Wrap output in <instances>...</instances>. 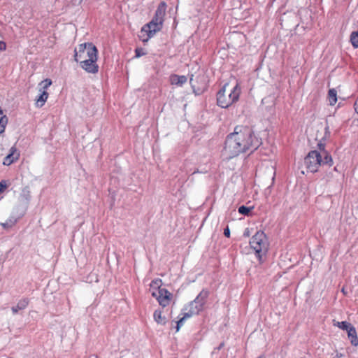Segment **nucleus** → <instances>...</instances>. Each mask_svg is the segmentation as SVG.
<instances>
[{
  "label": "nucleus",
  "instance_id": "4c0bfd02",
  "mask_svg": "<svg viewBox=\"0 0 358 358\" xmlns=\"http://www.w3.org/2000/svg\"><path fill=\"white\" fill-rule=\"evenodd\" d=\"M245 235L249 236L248 233H245Z\"/></svg>",
  "mask_w": 358,
  "mask_h": 358
},
{
  "label": "nucleus",
  "instance_id": "dca6fc26",
  "mask_svg": "<svg viewBox=\"0 0 358 358\" xmlns=\"http://www.w3.org/2000/svg\"><path fill=\"white\" fill-rule=\"evenodd\" d=\"M328 99L331 106H334L337 101V92L335 89H330L328 92Z\"/></svg>",
  "mask_w": 358,
  "mask_h": 358
},
{
  "label": "nucleus",
  "instance_id": "c756f323",
  "mask_svg": "<svg viewBox=\"0 0 358 358\" xmlns=\"http://www.w3.org/2000/svg\"><path fill=\"white\" fill-rule=\"evenodd\" d=\"M324 129H325V136L323 138H326L327 136L329 137L330 136L329 126H327Z\"/></svg>",
  "mask_w": 358,
  "mask_h": 358
},
{
  "label": "nucleus",
  "instance_id": "f03ea898",
  "mask_svg": "<svg viewBox=\"0 0 358 358\" xmlns=\"http://www.w3.org/2000/svg\"><path fill=\"white\" fill-rule=\"evenodd\" d=\"M74 59L80 63V67L89 73L99 71L98 50L92 43H84L74 50Z\"/></svg>",
  "mask_w": 358,
  "mask_h": 358
},
{
  "label": "nucleus",
  "instance_id": "a211bd4d",
  "mask_svg": "<svg viewBox=\"0 0 358 358\" xmlns=\"http://www.w3.org/2000/svg\"><path fill=\"white\" fill-rule=\"evenodd\" d=\"M350 42L354 48H358V31L352 32L350 35Z\"/></svg>",
  "mask_w": 358,
  "mask_h": 358
},
{
  "label": "nucleus",
  "instance_id": "c85d7f7f",
  "mask_svg": "<svg viewBox=\"0 0 358 358\" xmlns=\"http://www.w3.org/2000/svg\"><path fill=\"white\" fill-rule=\"evenodd\" d=\"M224 235L226 237L229 238V236H230V230H229V227H227L224 229Z\"/></svg>",
  "mask_w": 358,
  "mask_h": 358
},
{
  "label": "nucleus",
  "instance_id": "c9c22d12",
  "mask_svg": "<svg viewBox=\"0 0 358 358\" xmlns=\"http://www.w3.org/2000/svg\"><path fill=\"white\" fill-rule=\"evenodd\" d=\"M222 345H223V344H221V345L219 346L218 349H220V348H222Z\"/></svg>",
  "mask_w": 358,
  "mask_h": 358
},
{
  "label": "nucleus",
  "instance_id": "cd10ccee",
  "mask_svg": "<svg viewBox=\"0 0 358 358\" xmlns=\"http://www.w3.org/2000/svg\"><path fill=\"white\" fill-rule=\"evenodd\" d=\"M6 44L5 42L0 41V51L6 50Z\"/></svg>",
  "mask_w": 358,
  "mask_h": 358
},
{
  "label": "nucleus",
  "instance_id": "e433bc0d",
  "mask_svg": "<svg viewBox=\"0 0 358 358\" xmlns=\"http://www.w3.org/2000/svg\"><path fill=\"white\" fill-rule=\"evenodd\" d=\"M341 292H343V291H344V287H342V289H341Z\"/></svg>",
  "mask_w": 358,
  "mask_h": 358
},
{
  "label": "nucleus",
  "instance_id": "7c9ffc66",
  "mask_svg": "<svg viewBox=\"0 0 358 358\" xmlns=\"http://www.w3.org/2000/svg\"><path fill=\"white\" fill-rule=\"evenodd\" d=\"M187 82V78L184 76H180V85Z\"/></svg>",
  "mask_w": 358,
  "mask_h": 358
},
{
  "label": "nucleus",
  "instance_id": "2f4dec72",
  "mask_svg": "<svg viewBox=\"0 0 358 358\" xmlns=\"http://www.w3.org/2000/svg\"><path fill=\"white\" fill-rule=\"evenodd\" d=\"M354 106H355V111L357 112V113L358 114V96H357V99L354 104Z\"/></svg>",
  "mask_w": 358,
  "mask_h": 358
},
{
  "label": "nucleus",
  "instance_id": "0eeeda50",
  "mask_svg": "<svg viewBox=\"0 0 358 358\" xmlns=\"http://www.w3.org/2000/svg\"><path fill=\"white\" fill-rule=\"evenodd\" d=\"M162 27L163 25L161 23L152 19L150 22L142 27L138 35L139 39L143 43H147L157 32L161 31Z\"/></svg>",
  "mask_w": 358,
  "mask_h": 358
},
{
  "label": "nucleus",
  "instance_id": "ddd939ff",
  "mask_svg": "<svg viewBox=\"0 0 358 358\" xmlns=\"http://www.w3.org/2000/svg\"><path fill=\"white\" fill-rule=\"evenodd\" d=\"M8 122V118L7 115L4 114L3 110L0 107V135L4 134Z\"/></svg>",
  "mask_w": 358,
  "mask_h": 358
},
{
  "label": "nucleus",
  "instance_id": "6e6552de",
  "mask_svg": "<svg viewBox=\"0 0 358 358\" xmlns=\"http://www.w3.org/2000/svg\"><path fill=\"white\" fill-rule=\"evenodd\" d=\"M189 82L193 92L196 95L201 94L208 88V79L204 73L199 74L194 78V76L192 75Z\"/></svg>",
  "mask_w": 358,
  "mask_h": 358
},
{
  "label": "nucleus",
  "instance_id": "39448f33",
  "mask_svg": "<svg viewBox=\"0 0 358 358\" xmlns=\"http://www.w3.org/2000/svg\"><path fill=\"white\" fill-rule=\"evenodd\" d=\"M250 245L261 261L262 256L266 254L268 248V242L266 234L262 231H257L252 237Z\"/></svg>",
  "mask_w": 358,
  "mask_h": 358
},
{
  "label": "nucleus",
  "instance_id": "f3484780",
  "mask_svg": "<svg viewBox=\"0 0 358 358\" xmlns=\"http://www.w3.org/2000/svg\"><path fill=\"white\" fill-rule=\"evenodd\" d=\"M153 317H154V319L158 323V324H165V321H164V317H162V311L161 310H155V313H154V315H153Z\"/></svg>",
  "mask_w": 358,
  "mask_h": 358
},
{
  "label": "nucleus",
  "instance_id": "a878e982",
  "mask_svg": "<svg viewBox=\"0 0 358 358\" xmlns=\"http://www.w3.org/2000/svg\"><path fill=\"white\" fill-rule=\"evenodd\" d=\"M14 222H12V221H9V222H6L4 223H1V226L4 228V229H8V228H10L12 227L13 225H14Z\"/></svg>",
  "mask_w": 358,
  "mask_h": 358
},
{
  "label": "nucleus",
  "instance_id": "6ab92c4d",
  "mask_svg": "<svg viewBox=\"0 0 358 358\" xmlns=\"http://www.w3.org/2000/svg\"><path fill=\"white\" fill-rule=\"evenodd\" d=\"M334 325L337 326L338 327L343 330H345L346 331L347 329H350V328L352 327V325L350 323L346 321L337 322L336 323L334 324Z\"/></svg>",
  "mask_w": 358,
  "mask_h": 358
},
{
  "label": "nucleus",
  "instance_id": "393cba45",
  "mask_svg": "<svg viewBox=\"0 0 358 358\" xmlns=\"http://www.w3.org/2000/svg\"><path fill=\"white\" fill-rule=\"evenodd\" d=\"M171 329L174 330V334L179 331V320L172 322Z\"/></svg>",
  "mask_w": 358,
  "mask_h": 358
},
{
  "label": "nucleus",
  "instance_id": "aec40b11",
  "mask_svg": "<svg viewBox=\"0 0 358 358\" xmlns=\"http://www.w3.org/2000/svg\"><path fill=\"white\" fill-rule=\"evenodd\" d=\"M252 208L241 206L238 208V213L244 215H248Z\"/></svg>",
  "mask_w": 358,
  "mask_h": 358
},
{
  "label": "nucleus",
  "instance_id": "f8f14e48",
  "mask_svg": "<svg viewBox=\"0 0 358 358\" xmlns=\"http://www.w3.org/2000/svg\"><path fill=\"white\" fill-rule=\"evenodd\" d=\"M20 157V152L17 148L13 146L10 150V153L3 159V164L9 166L16 162Z\"/></svg>",
  "mask_w": 358,
  "mask_h": 358
},
{
  "label": "nucleus",
  "instance_id": "bb28decb",
  "mask_svg": "<svg viewBox=\"0 0 358 358\" xmlns=\"http://www.w3.org/2000/svg\"><path fill=\"white\" fill-rule=\"evenodd\" d=\"M6 187L7 185L5 181L0 182V194L3 192Z\"/></svg>",
  "mask_w": 358,
  "mask_h": 358
},
{
  "label": "nucleus",
  "instance_id": "5701e85b",
  "mask_svg": "<svg viewBox=\"0 0 358 358\" xmlns=\"http://www.w3.org/2000/svg\"><path fill=\"white\" fill-rule=\"evenodd\" d=\"M318 148L319 150H320L321 152H320V154H322V155L324 157L326 155V153H328L326 150H325V145L324 143H322V142H320L318 143Z\"/></svg>",
  "mask_w": 358,
  "mask_h": 358
},
{
  "label": "nucleus",
  "instance_id": "20e7f679",
  "mask_svg": "<svg viewBox=\"0 0 358 358\" xmlns=\"http://www.w3.org/2000/svg\"><path fill=\"white\" fill-rule=\"evenodd\" d=\"M227 87L228 84H225L217 93V104L222 108H227L236 102L241 93V89L238 85L228 92H227Z\"/></svg>",
  "mask_w": 358,
  "mask_h": 358
},
{
  "label": "nucleus",
  "instance_id": "423d86ee",
  "mask_svg": "<svg viewBox=\"0 0 358 358\" xmlns=\"http://www.w3.org/2000/svg\"><path fill=\"white\" fill-rule=\"evenodd\" d=\"M207 292H200L199 295L196 298L195 300L190 302V303L188 306V310L187 308H185L183 310L184 313L183 316L180 317V327L182 325V322L187 320V318L192 317L194 315H197L200 310L202 309L203 307V299L204 297L206 296Z\"/></svg>",
  "mask_w": 358,
  "mask_h": 358
},
{
  "label": "nucleus",
  "instance_id": "412c9836",
  "mask_svg": "<svg viewBox=\"0 0 358 358\" xmlns=\"http://www.w3.org/2000/svg\"><path fill=\"white\" fill-rule=\"evenodd\" d=\"M28 303H29V301L27 299H24L22 300H20L17 304V308L20 310L24 309L27 306Z\"/></svg>",
  "mask_w": 358,
  "mask_h": 358
},
{
  "label": "nucleus",
  "instance_id": "72a5a7b5",
  "mask_svg": "<svg viewBox=\"0 0 358 358\" xmlns=\"http://www.w3.org/2000/svg\"><path fill=\"white\" fill-rule=\"evenodd\" d=\"M275 176V171H273V177H272V185H273V182H274Z\"/></svg>",
  "mask_w": 358,
  "mask_h": 358
},
{
  "label": "nucleus",
  "instance_id": "58836bf2",
  "mask_svg": "<svg viewBox=\"0 0 358 358\" xmlns=\"http://www.w3.org/2000/svg\"><path fill=\"white\" fill-rule=\"evenodd\" d=\"M259 358H261V357H259Z\"/></svg>",
  "mask_w": 358,
  "mask_h": 358
},
{
  "label": "nucleus",
  "instance_id": "2eb2a0df",
  "mask_svg": "<svg viewBox=\"0 0 358 358\" xmlns=\"http://www.w3.org/2000/svg\"><path fill=\"white\" fill-rule=\"evenodd\" d=\"M162 281L161 279L157 278L153 280L150 283V290L151 291H167L166 289H162Z\"/></svg>",
  "mask_w": 358,
  "mask_h": 358
},
{
  "label": "nucleus",
  "instance_id": "b1692460",
  "mask_svg": "<svg viewBox=\"0 0 358 358\" xmlns=\"http://www.w3.org/2000/svg\"><path fill=\"white\" fill-rule=\"evenodd\" d=\"M135 54L136 57H140L145 55V52L141 48H138L135 50Z\"/></svg>",
  "mask_w": 358,
  "mask_h": 358
},
{
  "label": "nucleus",
  "instance_id": "7ed1b4c3",
  "mask_svg": "<svg viewBox=\"0 0 358 358\" xmlns=\"http://www.w3.org/2000/svg\"><path fill=\"white\" fill-rule=\"evenodd\" d=\"M304 163L310 172L315 173L322 164H327L331 166L333 160L329 153H326V155L323 157L317 150H312L304 158Z\"/></svg>",
  "mask_w": 358,
  "mask_h": 358
},
{
  "label": "nucleus",
  "instance_id": "4468645a",
  "mask_svg": "<svg viewBox=\"0 0 358 358\" xmlns=\"http://www.w3.org/2000/svg\"><path fill=\"white\" fill-rule=\"evenodd\" d=\"M348 336L353 346L358 345V337L355 328L352 326L350 329H347Z\"/></svg>",
  "mask_w": 358,
  "mask_h": 358
},
{
  "label": "nucleus",
  "instance_id": "4be33fe9",
  "mask_svg": "<svg viewBox=\"0 0 358 358\" xmlns=\"http://www.w3.org/2000/svg\"><path fill=\"white\" fill-rule=\"evenodd\" d=\"M170 82L171 85H178L179 84V76L178 75H173L170 77Z\"/></svg>",
  "mask_w": 358,
  "mask_h": 358
},
{
  "label": "nucleus",
  "instance_id": "f257e3e1",
  "mask_svg": "<svg viewBox=\"0 0 358 358\" xmlns=\"http://www.w3.org/2000/svg\"><path fill=\"white\" fill-rule=\"evenodd\" d=\"M261 144L248 127H236L234 132L229 134L225 140L224 151L229 158L248 150H255Z\"/></svg>",
  "mask_w": 358,
  "mask_h": 358
},
{
  "label": "nucleus",
  "instance_id": "473e14b6",
  "mask_svg": "<svg viewBox=\"0 0 358 358\" xmlns=\"http://www.w3.org/2000/svg\"><path fill=\"white\" fill-rule=\"evenodd\" d=\"M20 310V309H18L17 308V306L12 308V310H13V313H17L18 312V310Z\"/></svg>",
  "mask_w": 358,
  "mask_h": 358
},
{
  "label": "nucleus",
  "instance_id": "1a4fd4ad",
  "mask_svg": "<svg viewBox=\"0 0 358 358\" xmlns=\"http://www.w3.org/2000/svg\"><path fill=\"white\" fill-rule=\"evenodd\" d=\"M52 83V80L50 78H46L38 84L41 94L37 96L34 100V104L36 108H42L45 104L49 97V94L47 90Z\"/></svg>",
  "mask_w": 358,
  "mask_h": 358
},
{
  "label": "nucleus",
  "instance_id": "9d476101",
  "mask_svg": "<svg viewBox=\"0 0 358 358\" xmlns=\"http://www.w3.org/2000/svg\"><path fill=\"white\" fill-rule=\"evenodd\" d=\"M152 296L157 299L159 303L163 307L169 305L172 299L171 292H152Z\"/></svg>",
  "mask_w": 358,
  "mask_h": 358
},
{
  "label": "nucleus",
  "instance_id": "f704fd0d",
  "mask_svg": "<svg viewBox=\"0 0 358 358\" xmlns=\"http://www.w3.org/2000/svg\"><path fill=\"white\" fill-rule=\"evenodd\" d=\"M283 279H284V278H283L282 276H280V280H280V282H281L282 281V280H283Z\"/></svg>",
  "mask_w": 358,
  "mask_h": 358
},
{
  "label": "nucleus",
  "instance_id": "9b49d317",
  "mask_svg": "<svg viewBox=\"0 0 358 358\" xmlns=\"http://www.w3.org/2000/svg\"><path fill=\"white\" fill-rule=\"evenodd\" d=\"M166 7V3L164 1H162L157 6L155 15L152 18L155 21L161 23L162 25H163L164 21Z\"/></svg>",
  "mask_w": 358,
  "mask_h": 358
}]
</instances>
